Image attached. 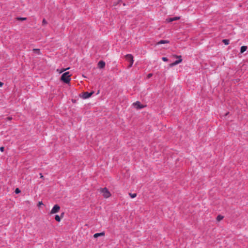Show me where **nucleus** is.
<instances>
[{
	"mask_svg": "<svg viewBox=\"0 0 248 248\" xmlns=\"http://www.w3.org/2000/svg\"><path fill=\"white\" fill-rule=\"evenodd\" d=\"M180 18L179 16H176V17H172V18H169L166 19V21L167 22L169 23V22H172L173 21L179 20Z\"/></svg>",
	"mask_w": 248,
	"mask_h": 248,
	"instance_id": "1a4fd4ad",
	"label": "nucleus"
},
{
	"mask_svg": "<svg viewBox=\"0 0 248 248\" xmlns=\"http://www.w3.org/2000/svg\"><path fill=\"white\" fill-rule=\"evenodd\" d=\"M55 219L58 221V222H60L61 221V217H60V216H59V215H57L55 216Z\"/></svg>",
	"mask_w": 248,
	"mask_h": 248,
	"instance_id": "2eb2a0df",
	"label": "nucleus"
},
{
	"mask_svg": "<svg viewBox=\"0 0 248 248\" xmlns=\"http://www.w3.org/2000/svg\"><path fill=\"white\" fill-rule=\"evenodd\" d=\"M20 192V190L18 188H17L15 190V193L18 194Z\"/></svg>",
	"mask_w": 248,
	"mask_h": 248,
	"instance_id": "412c9836",
	"label": "nucleus"
},
{
	"mask_svg": "<svg viewBox=\"0 0 248 248\" xmlns=\"http://www.w3.org/2000/svg\"><path fill=\"white\" fill-rule=\"evenodd\" d=\"M4 148L3 147H0V151L1 152H3Z\"/></svg>",
	"mask_w": 248,
	"mask_h": 248,
	"instance_id": "393cba45",
	"label": "nucleus"
},
{
	"mask_svg": "<svg viewBox=\"0 0 248 248\" xmlns=\"http://www.w3.org/2000/svg\"><path fill=\"white\" fill-rule=\"evenodd\" d=\"M98 66L100 68H103L105 66V62L103 61H100L98 63Z\"/></svg>",
	"mask_w": 248,
	"mask_h": 248,
	"instance_id": "9d476101",
	"label": "nucleus"
},
{
	"mask_svg": "<svg viewBox=\"0 0 248 248\" xmlns=\"http://www.w3.org/2000/svg\"><path fill=\"white\" fill-rule=\"evenodd\" d=\"M43 203L42 202H39L37 205L38 207H39L41 205H43Z\"/></svg>",
	"mask_w": 248,
	"mask_h": 248,
	"instance_id": "b1692460",
	"label": "nucleus"
},
{
	"mask_svg": "<svg viewBox=\"0 0 248 248\" xmlns=\"http://www.w3.org/2000/svg\"><path fill=\"white\" fill-rule=\"evenodd\" d=\"M169 41L166 40H162L157 42V45L164 44H168L169 43Z\"/></svg>",
	"mask_w": 248,
	"mask_h": 248,
	"instance_id": "9b49d317",
	"label": "nucleus"
},
{
	"mask_svg": "<svg viewBox=\"0 0 248 248\" xmlns=\"http://www.w3.org/2000/svg\"><path fill=\"white\" fill-rule=\"evenodd\" d=\"M100 192L102 193L103 197L105 198H108L111 196L110 192L106 187L100 188Z\"/></svg>",
	"mask_w": 248,
	"mask_h": 248,
	"instance_id": "f03ea898",
	"label": "nucleus"
},
{
	"mask_svg": "<svg viewBox=\"0 0 248 248\" xmlns=\"http://www.w3.org/2000/svg\"><path fill=\"white\" fill-rule=\"evenodd\" d=\"M17 19L18 20L24 21V20H26L27 18L26 17H17Z\"/></svg>",
	"mask_w": 248,
	"mask_h": 248,
	"instance_id": "6ab92c4d",
	"label": "nucleus"
},
{
	"mask_svg": "<svg viewBox=\"0 0 248 248\" xmlns=\"http://www.w3.org/2000/svg\"><path fill=\"white\" fill-rule=\"evenodd\" d=\"M63 215H64V213H62L60 217H61V218H62V217H63Z\"/></svg>",
	"mask_w": 248,
	"mask_h": 248,
	"instance_id": "cd10ccee",
	"label": "nucleus"
},
{
	"mask_svg": "<svg viewBox=\"0 0 248 248\" xmlns=\"http://www.w3.org/2000/svg\"><path fill=\"white\" fill-rule=\"evenodd\" d=\"M162 61H163L164 62H167L168 61V59L166 57H162Z\"/></svg>",
	"mask_w": 248,
	"mask_h": 248,
	"instance_id": "4be33fe9",
	"label": "nucleus"
},
{
	"mask_svg": "<svg viewBox=\"0 0 248 248\" xmlns=\"http://www.w3.org/2000/svg\"><path fill=\"white\" fill-rule=\"evenodd\" d=\"M3 85V82L0 81V87H2Z\"/></svg>",
	"mask_w": 248,
	"mask_h": 248,
	"instance_id": "a878e982",
	"label": "nucleus"
},
{
	"mask_svg": "<svg viewBox=\"0 0 248 248\" xmlns=\"http://www.w3.org/2000/svg\"><path fill=\"white\" fill-rule=\"evenodd\" d=\"M247 49V46H243L241 47L240 49V52L241 53H244L245 51H246Z\"/></svg>",
	"mask_w": 248,
	"mask_h": 248,
	"instance_id": "ddd939ff",
	"label": "nucleus"
},
{
	"mask_svg": "<svg viewBox=\"0 0 248 248\" xmlns=\"http://www.w3.org/2000/svg\"><path fill=\"white\" fill-rule=\"evenodd\" d=\"M153 76V74L152 73H150L148 75H147V78H151Z\"/></svg>",
	"mask_w": 248,
	"mask_h": 248,
	"instance_id": "5701e85b",
	"label": "nucleus"
},
{
	"mask_svg": "<svg viewBox=\"0 0 248 248\" xmlns=\"http://www.w3.org/2000/svg\"><path fill=\"white\" fill-rule=\"evenodd\" d=\"M33 51L34 52V53H36V54L37 55H40L41 54V53H40V49H37V48H34L33 49Z\"/></svg>",
	"mask_w": 248,
	"mask_h": 248,
	"instance_id": "4468645a",
	"label": "nucleus"
},
{
	"mask_svg": "<svg viewBox=\"0 0 248 248\" xmlns=\"http://www.w3.org/2000/svg\"><path fill=\"white\" fill-rule=\"evenodd\" d=\"M129 196H130V197L131 198H135L137 196V194L136 193H129Z\"/></svg>",
	"mask_w": 248,
	"mask_h": 248,
	"instance_id": "a211bd4d",
	"label": "nucleus"
},
{
	"mask_svg": "<svg viewBox=\"0 0 248 248\" xmlns=\"http://www.w3.org/2000/svg\"><path fill=\"white\" fill-rule=\"evenodd\" d=\"M8 119L9 120H11V118H10V117H8Z\"/></svg>",
	"mask_w": 248,
	"mask_h": 248,
	"instance_id": "c85d7f7f",
	"label": "nucleus"
},
{
	"mask_svg": "<svg viewBox=\"0 0 248 248\" xmlns=\"http://www.w3.org/2000/svg\"><path fill=\"white\" fill-rule=\"evenodd\" d=\"M61 80L65 83H69L71 80V75L69 72L64 73L61 76Z\"/></svg>",
	"mask_w": 248,
	"mask_h": 248,
	"instance_id": "f257e3e1",
	"label": "nucleus"
},
{
	"mask_svg": "<svg viewBox=\"0 0 248 248\" xmlns=\"http://www.w3.org/2000/svg\"><path fill=\"white\" fill-rule=\"evenodd\" d=\"M174 57L176 58H178V60L175 61L173 62L170 63V67H172V66H174L175 65H176L179 64L180 63H181L182 62V59L181 56H180V55H179V56L174 55Z\"/></svg>",
	"mask_w": 248,
	"mask_h": 248,
	"instance_id": "39448f33",
	"label": "nucleus"
},
{
	"mask_svg": "<svg viewBox=\"0 0 248 248\" xmlns=\"http://www.w3.org/2000/svg\"><path fill=\"white\" fill-rule=\"evenodd\" d=\"M133 106L137 109H141L144 107V106L141 105L139 101H136L133 103Z\"/></svg>",
	"mask_w": 248,
	"mask_h": 248,
	"instance_id": "0eeeda50",
	"label": "nucleus"
},
{
	"mask_svg": "<svg viewBox=\"0 0 248 248\" xmlns=\"http://www.w3.org/2000/svg\"><path fill=\"white\" fill-rule=\"evenodd\" d=\"M222 42L225 45H228L229 44V40L228 39H223Z\"/></svg>",
	"mask_w": 248,
	"mask_h": 248,
	"instance_id": "f3484780",
	"label": "nucleus"
},
{
	"mask_svg": "<svg viewBox=\"0 0 248 248\" xmlns=\"http://www.w3.org/2000/svg\"><path fill=\"white\" fill-rule=\"evenodd\" d=\"M40 178H44V176L43 175H42V174L41 173H40Z\"/></svg>",
	"mask_w": 248,
	"mask_h": 248,
	"instance_id": "bb28decb",
	"label": "nucleus"
},
{
	"mask_svg": "<svg viewBox=\"0 0 248 248\" xmlns=\"http://www.w3.org/2000/svg\"><path fill=\"white\" fill-rule=\"evenodd\" d=\"M126 60L129 62V64L128 66V68H130L132 67L133 62V57L131 54H127L125 56Z\"/></svg>",
	"mask_w": 248,
	"mask_h": 248,
	"instance_id": "7ed1b4c3",
	"label": "nucleus"
},
{
	"mask_svg": "<svg viewBox=\"0 0 248 248\" xmlns=\"http://www.w3.org/2000/svg\"><path fill=\"white\" fill-rule=\"evenodd\" d=\"M104 235H105L104 232H100V233H96L93 235V237L94 238H97L100 236H104Z\"/></svg>",
	"mask_w": 248,
	"mask_h": 248,
	"instance_id": "f8f14e48",
	"label": "nucleus"
},
{
	"mask_svg": "<svg viewBox=\"0 0 248 248\" xmlns=\"http://www.w3.org/2000/svg\"><path fill=\"white\" fill-rule=\"evenodd\" d=\"M60 210V206L58 204H55L53 208H52L51 210L50 211V214H54L55 213H57L59 212Z\"/></svg>",
	"mask_w": 248,
	"mask_h": 248,
	"instance_id": "423d86ee",
	"label": "nucleus"
},
{
	"mask_svg": "<svg viewBox=\"0 0 248 248\" xmlns=\"http://www.w3.org/2000/svg\"><path fill=\"white\" fill-rule=\"evenodd\" d=\"M174 57L176 58H178V60L175 61L173 62L170 63V67H172V66H174L175 65H176L179 64L180 63H181L182 62V59L181 56H180V55H179V56L174 55Z\"/></svg>",
	"mask_w": 248,
	"mask_h": 248,
	"instance_id": "20e7f679",
	"label": "nucleus"
},
{
	"mask_svg": "<svg viewBox=\"0 0 248 248\" xmlns=\"http://www.w3.org/2000/svg\"><path fill=\"white\" fill-rule=\"evenodd\" d=\"M223 216H221V215H218L217 217V220L218 221H219L220 220H221L223 218Z\"/></svg>",
	"mask_w": 248,
	"mask_h": 248,
	"instance_id": "dca6fc26",
	"label": "nucleus"
},
{
	"mask_svg": "<svg viewBox=\"0 0 248 248\" xmlns=\"http://www.w3.org/2000/svg\"><path fill=\"white\" fill-rule=\"evenodd\" d=\"M93 93V92H92L91 93H88V92H84L83 93V95H82V98H84V99H87V98H89L91 96V95Z\"/></svg>",
	"mask_w": 248,
	"mask_h": 248,
	"instance_id": "6e6552de",
	"label": "nucleus"
},
{
	"mask_svg": "<svg viewBox=\"0 0 248 248\" xmlns=\"http://www.w3.org/2000/svg\"><path fill=\"white\" fill-rule=\"evenodd\" d=\"M47 24V21L45 19H44L42 21V25H45Z\"/></svg>",
	"mask_w": 248,
	"mask_h": 248,
	"instance_id": "aec40b11",
	"label": "nucleus"
}]
</instances>
